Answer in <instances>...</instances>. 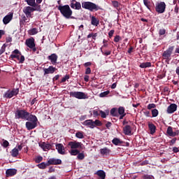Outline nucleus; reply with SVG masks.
<instances>
[{"instance_id": "obj_34", "label": "nucleus", "mask_w": 179, "mask_h": 179, "mask_svg": "<svg viewBox=\"0 0 179 179\" xmlns=\"http://www.w3.org/2000/svg\"><path fill=\"white\" fill-rule=\"evenodd\" d=\"M113 145H121V143H122V141H121V140L120 138H113V140L112 141Z\"/></svg>"}, {"instance_id": "obj_17", "label": "nucleus", "mask_w": 179, "mask_h": 179, "mask_svg": "<svg viewBox=\"0 0 179 179\" xmlns=\"http://www.w3.org/2000/svg\"><path fill=\"white\" fill-rule=\"evenodd\" d=\"M17 173V170H16L15 169H10L6 171V174L7 177H13V176H16Z\"/></svg>"}, {"instance_id": "obj_9", "label": "nucleus", "mask_w": 179, "mask_h": 179, "mask_svg": "<svg viewBox=\"0 0 179 179\" xmlns=\"http://www.w3.org/2000/svg\"><path fill=\"white\" fill-rule=\"evenodd\" d=\"M70 6L72 9H76L77 10L82 9V4H80V2L76 1V0H72L71 1Z\"/></svg>"}, {"instance_id": "obj_5", "label": "nucleus", "mask_w": 179, "mask_h": 179, "mask_svg": "<svg viewBox=\"0 0 179 179\" xmlns=\"http://www.w3.org/2000/svg\"><path fill=\"white\" fill-rule=\"evenodd\" d=\"M70 96L71 97H75L76 99H78L79 100L87 99V94L82 92H70Z\"/></svg>"}, {"instance_id": "obj_16", "label": "nucleus", "mask_w": 179, "mask_h": 179, "mask_svg": "<svg viewBox=\"0 0 179 179\" xmlns=\"http://www.w3.org/2000/svg\"><path fill=\"white\" fill-rule=\"evenodd\" d=\"M56 149L60 155H65V148L62 143L56 144Z\"/></svg>"}, {"instance_id": "obj_30", "label": "nucleus", "mask_w": 179, "mask_h": 179, "mask_svg": "<svg viewBox=\"0 0 179 179\" xmlns=\"http://www.w3.org/2000/svg\"><path fill=\"white\" fill-rule=\"evenodd\" d=\"M96 174L99 176L100 179H106V172L103 170H99L96 172Z\"/></svg>"}, {"instance_id": "obj_8", "label": "nucleus", "mask_w": 179, "mask_h": 179, "mask_svg": "<svg viewBox=\"0 0 179 179\" xmlns=\"http://www.w3.org/2000/svg\"><path fill=\"white\" fill-rule=\"evenodd\" d=\"M17 93H19V90L17 89L13 90L12 91L8 90L3 94V97L6 99H12V97H13V96H16Z\"/></svg>"}, {"instance_id": "obj_21", "label": "nucleus", "mask_w": 179, "mask_h": 179, "mask_svg": "<svg viewBox=\"0 0 179 179\" xmlns=\"http://www.w3.org/2000/svg\"><path fill=\"white\" fill-rule=\"evenodd\" d=\"M37 127V122H26V128L28 129V131H30L31 129H34Z\"/></svg>"}, {"instance_id": "obj_2", "label": "nucleus", "mask_w": 179, "mask_h": 179, "mask_svg": "<svg viewBox=\"0 0 179 179\" xmlns=\"http://www.w3.org/2000/svg\"><path fill=\"white\" fill-rule=\"evenodd\" d=\"M58 9L66 19H73L71 17L73 13L72 10H71V7L69 5L59 6Z\"/></svg>"}, {"instance_id": "obj_10", "label": "nucleus", "mask_w": 179, "mask_h": 179, "mask_svg": "<svg viewBox=\"0 0 179 179\" xmlns=\"http://www.w3.org/2000/svg\"><path fill=\"white\" fill-rule=\"evenodd\" d=\"M22 148L23 147L20 145L13 148L11 151V156H13V157H17V156L19 155V151L22 150Z\"/></svg>"}, {"instance_id": "obj_14", "label": "nucleus", "mask_w": 179, "mask_h": 179, "mask_svg": "<svg viewBox=\"0 0 179 179\" xmlns=\"http://www.w3.org/2000/svg\"><path fill=\"white\" fill-rule=\"evenodd\" d=\"M13 19V13H10L3 18V24H8Z\"/></svg>"}, {"instance_id": "obj_56", "label": "nucleus", "mask_w": 179, "mask_h": 179, "mask_svg": "<svg viewBox=\"0 0 179 179\" xmlns=\"http://www.w3.org/2000/svg\"><path fill=\"white\" fill-rule=\"evenodd\" d=\"M120 40H121V37L120 36H116L114 38L115 43H118V41H120Z\"/></svg>"}, {"instance_id": "obj_45", "label": "nucleus", "mask_w": 179, "mask_h": 179, "mask_svg": "<svg viewBox=\"0 0 179 179\" xmlns=\"http://www.w3.org/2000/svg\"><path fill=\"white\" fill-rule=\"evenodd\" d=\"M6 48V45L3 44L0 50V55H2L5 52V50Z\"/></svg>"}, {"instance_id": "obj_48", "label": "nucleus", "mask_w": 179, "mask_h": 179, "mask_svg": "<svg viewBox=\"0 0 179 179\" xmlns=\"http://www.w3.org/2000/svg\"><path fill=\"white\" fill-rule=\"evenodd\" d=\"M2 145H3V148H8L9 146V142H8V141L5 140V141H3Z\"/></svg>"}, {"instance_id": "obj_35", "label": "nucleus", "mask_w": 179, "mask_h": 179, "mask_svg": "<svg viewBox=\"0 0 179 179\" xmlns=\"http://www.w3.org/2000/svg\"><path fill=\"white\" fill-rule=\"evenodd\" d=\"M25 2H27V5L29 6H34V5H36V0H25Z\"/></svg>"}, {"instance_id": "obj_59", "label": "nucleus", "mask_w": 179, "mask_h": 179, "mask_svg": "<svg viewBox=\"0 0 179 179\" xmlns=\"http://www.w3.org/2000/svg\"><path fill=\"white\" fill-rule=\"evenodd\" d=\"M55 171V169H54V167L51 166L49 168L48 173H54Z\"/></svg>"}, {"instance_id": "obj_1", "label": "nucleus", "mask_w": 179, "mask_h": 179, "mask_svg": "<svg viewBox=\"0 0 179 179\" xmlns=\"http://www.w3.org/2000/svg\"><path fill=\"white\" fill-rule=\"evenodd\" d=\"M68 146L71 148L70 155L71 156H77V157H85V153L80 152L78 149H83V144L78 141H71Z\"/></svg>"}, {"instance_id": "obj_32", "label": "nucleus", "mask_w": 179, "mask_h": 179, "mask_svg": "<svg viewBox=\"0 0 179 179\" xmlns=\"http://www.w3.org/2000/svg\"><path fill=\"white\" fill-rule=\"evenodd\" d=\"M31 6H32V10L34 12L36 10H37L38 12H40V10H41V6H40L36 3H35V5Z\"/></svg>"}, {"instance_id": "obj_63", "label": "nucleus", "mask_w": 179, "mask_h": 179, "mask_svg": "<svg viewBox=\"0 0 179 179\" xmlns=\"http://www.w3.org/2000/svg\"><path fill=\"white\" fill-rule=\"evenodd\" d=\"M90 65H92V63H91V62H86V63H85V64H84L85 66H90Z\"/></svg>"}, {"instance_id": "obj_33", "label": "nucleus", "mask_w": 179, "mask_h": 179, "mask_svg": "<svg viewBox=\"0 0 179 179\" xmlns=\"http://www.w3.org/2000/svg\"><path fill=\"white\" fill-rule=\"evenodd\" d=\"M152 66V63L150 62H144L140 64V68H150Z\"/></svg>"}, {"instance_id": "obj_31", "label": "nucleus", "mask_w": 179, "mask_h": 179, "mask_svg": "<svg viewBox=\"0 0 179 179\" xmlns=\"http://www.w3.org/2000/svg\"><path fill=\"white\" fill-rule=\"evenodd\" d=\"M100 152H101V155H110V149L107 148H102L100 150Z\"/></svg>"}, {"instance_id": "obj_18", "label": "nucleus", "mask_w": 179, "mask_h": 179, "mask_svg": "<svg viewBox=\"0 0 179 179\" xmlns=\"http://www.w3.org/2000/svg\"><path fill=\"white\" fill-rule=\"evenodd\" d=\"M175 111H177V105L176 103H171L167 108L168 114H173Z\"/></svg>"}, {"instance_id": "obj_58", "label": "nucleus", "mask_w": 179, "mask_h": 179, "mask_svg": "<svg viewBox=\"0 0 179 179\" xmlns=\"http://www.w3.org/2000/svg\"><path fill=\"white\" fill-rule=\"evenodd\" d=\"M114 35V29H112L110 30L109 32H108V36L109 37L111 38V37Z\"/></svg>"}, {"instance_id": "obj_57", "label": "nucleus", "mask_w": 179, "mask_h": 179, "mask_svg": "<svg viewBox=\"0 0 179 179\" xmlns=\"http://www.w3.org/2000/svg\"><path fill=\"white\" fill-rule=\"evenodd\" d=\"M93 115L94 117H99V115H100V114H99V111H97V110H93Z\"/></svg>"}, {"instance_id": "obj_61", "label": "nucleus", "mask_w": 179, "mask_h": 179, "mask_svg": "<svg viewBox=\"0 0 179 179\" xmlns=\"http://www.w3.org/2000/svg\"><path fill=\"white\" fill-rule=\"evenodd\" d=\"M85 82H89V76H85L84 77Z\"/></svg>"}, {"instance_id": "obj_6", "label": "nucleus", "mask_w": 179, "mask_h": 179, "mask_svg": "<svg viewBox=\"0 0 179 179\" xmlns=\"http://www.w3.org/2000/svg\"><path fill=\"white\" fill-rule=\"evenodd\" d=\"M155 10L158 13H164L166 10V3L161 1L156 4Z\"/></svg>"}, {"instance_id": "obj_27", "label": "nucleus", "mask_w": 179, "mask_h": 179, "mask_svg": "<svg viewBox=\"0 0 179 179\" xmlns=\"http://www.w3.org/2000/svg\"><path fill=\"white\" fill-rule=\"evenodd\" d=\"M48 162H42L41 164H38L36 165L37 167H38V169H41V170H44L45 169H47V167H48Z\"/></svg>"}, {"instance_id": "obj_29", "label": "nucleus", "mask_w": 179, "mask_h": 179, "mask_svg": "<svg viewBox=\"0 0 179 179\" xmlns=\"http://www.w3.org/2000/svg\"><path fill=\"white\" fill-rule=\"evenodd\" d=\"M99 23V21L96 17L94 16H91V24L92 26H97Z\"/></svg>"}, {"instance_id": "obj_42", "label": "nucleus", "mask_w": 179, "mask_h": 179, "mask_svg": "<svg viewBox=\"0 0 179 179\" xmlns=\"http://www.w3.org/2000/svg\"><path fill=\"white\" fill-rule=\"evenodd\" d=\"M112 4L113 6L115 8V9H117L118 6H120V3H118V1H112Z\"/></svg>"}, {"instance_id": "obj_3", "label": "nucleus", "mask_w": 179, "mask_h": 179, "mask_svg": "<svg viewBox=\"0 0 179 179\" xmlns=\"http://www.w3.org/2000/svg\"><path fill=\"white\" fill-rule=\"evenodd\" d=\"M82 8H83V9H87L88 10H90V12L101 9L99 6L96 5V3H92L90 1H83L82 3Z\"/></svg>"}, {"instance_id": "obj_11", "label": "nucleus", "mask_w": 179, "mask_h": 179, "mask_svg": "<svg viewBox=\"0 0 179 179\" xmlns=\"http://www.w3.org/2000/svg\"><path fill=\"white\" fill-rule=\"evenodd\" d=\"M24 13L26 15L27 17H31V13H33V7L27 6L23 9Z\"/></svg>"}, {"instance_id": "obj_62", "label": "nucleus", "mask_w": 179, "mask_h": 179, "mask_svg": "<svg viewBox=\"0 0 179 179\" xmlns=\"http://www.w3.org/2000/svg\"><path fill=\"white\" fill-rule=\"evenodd\" d=\"M176 141H177V138H175L171 141V143H172V145H174V143H176Z\"/></svg>"}, {"instance_id": "obj_36", "label": "nucleus", "mask_w": 179, "mask_h": 179, "mask_svg": "<svg viewBox=\"0 0 179 179\" xmlns=\"http://www.w3.org/2000/svg\"><path fill=\"white\" fill-rule=\"evenodd\" d=\"M118 113L120 115H127V114L125 113V108L122 106L119 107L118 108Z\"/></svg>"}, {"instance_id": "obj_19", "label": "nucleus", "mask_w": 179, "mask_h": 179, "mask_svg": "<svg viewBox=\"0 0 179 179\" xmlns=\"http://www.w3.org/2000/svg\"><path fill=\"white\" fill-rule=\"evenodd\" d=\"M55 71H57V69L52 66H50L48 69H43L44 75L54 73Z\"/></svg>"}, {"instance_id": "obj_26", "label": "nucleus", "mask_w": 179, "mask_h": 179, "mask_svg": "<svg viewBox=\"0 0 179 179\" xmlns=\"http://www.w3.org/2000/svg\"><path fill=\"white\" fill-rule=\"evenodd\" d=\"M84 125L89 127V128H94V121L92 120H87L84 122Z\"/></svg>"}, {"instance_id": "obj_43", "label": "nucleus", "mask_w": 179, "mask_h": 179, "mask_svg": "<svg viewBox=\"0 0 179 179\" xmlns=\"http://www.w3.org/2000/svg\"><path fill=\"white\" fill-rule=\"evenodd\" d=\"M143 3H144L145 6H146V8H148V9H150V8H149V6L150 5V1H149V0H143Z\"/></svg>"}, {"instance_id": "obj_46", "label": "nucleus", "mask_w": 179, "mask_h": 179, "mask_svg": "<svg viewBox=\"0 0 179 179\" xmlns=\"http://www.w3.org/2000/svg\"><path fill=\"white\" fill-rule=\"evenodd\" d=\"M110 114H111V115H113V117L117 116V109H115L114 108H112L110 110Z\"/></svg>"}, {"instance_id": "obj_20", "label": "nucleus", "mask_w": 179, "mask_h": 179, "mask_svg": "<svg viewBox=\"0 0 179 179\" xmlns=\"http://www.w3.org/2000/svg\"><path fill=\"white\" fill-rule=\"evenodd\" d=\"M48 59H50V62L52 65H55L57 64V61L58 59V55L57 54L53 53L51 55L48 56Z\"/></svg>"}, {"instance_id": "obj_7", "label": "nucleus", "mask_w": 179, "mask_h": 179, "mask_svg": "<svg viewBox=\"0 0 179 179\" xmlns=\"http://www.w3.org/2000/svg\"><path fill=\"white\" fill-rule=\"evenodd\" d=\"M173 50H174V47L171 46L169 48L168 50H166L164 53H163V57L164 59L166 60V62L170 61V57H171V54L173 52Z\"/></svg>"}, {"instance_id": "obj_44", "label": "nucleus", "mask_w": 179, "mask_h": 179, "mask_svg": "<svg viewBox=\"0 0 179 179\" xmlns=\"http://www.w3.org/2000/svg\"><path fill=\"white\" fill-rule=\"evenodd\" d=\"M101 122H100V120H96L95 121H94V127H95L96 126L97 127H101Z\"/></svg>"}, {"instance_id": "obj_39", "label": "nucleus", "mask_w": 179, "mask_h": 179, "mask_svg": "<svg viewBox=\"0 0 179 179\" xmlns=\"http://www.w3.org/2000/svg\"><path fill=\"white\" fill-rule=\"evenodd\" d=\"M108 94H110V91H106V92H101L99 94V97H106V96H108Z\"/></svg>"}, {"instance_id": "obj_23", "label": "nucleus", "mask_w": 179, "mask_h": 179, "mask_svg": "<svg viewBox=\"0 0 179 179\" xmlns=\"http://www.w3.org/2000/svg\"><path fill=\"white\" fill-rule=\"evenodd\" d=\"M25 120L29 122H37L38 121L37 117L34 115H30V113H28V116Z\"/></svg>"}, {"instance_id": "obj_51", "label": "nucleus", "mask_w": 179, "mask_h": 179, "mask_svg": "<svg viewBox=\"0 0 179 179\" xmlns=\"http://www.w3.org/2000/svg\"><path fill=\"white\" fill-rule=\"evenodd\" d=\"M34 162H36V163H40L41 162H43V157H38L36 159H34Z\"/></svg>"}, {"instance_id": "obj_13", "label": "nucleus", "mask_w": 179, "mask_h": 179, "mask_svg": "<svg viewBox=\"0 0 179 179\" xmlns=\"http://www.w3.org/2000/svg\"><path fill=\"white\" fill-rule=\"evenodd\" d=\"M22 53L19 51V50L15 49L10 55V57L12 58V59L16 58L19 61L20 59Z\"/></svg>"}, {"instance_id": "obj_49", "label": "nucleus", "mask_w": 179, "mask_h": 179, "mask_svg": "<svg viewBox=\"0 0 179 179\" xmlns=\"http://www.w3.org/2000/svg\"><path fill=\"white\" fill-rule=\"evenodd\" d=\"M159 36H164V34H166V29H159Z\"/></svg>"}, {"instance_id": "obj_22", "label": "nucleus", "mask_w": 179, "mask_h": 179, "mask_svg": "<svg viewBox=\"0 0 179 179\" xmlns=\"http://www.w3.org/2000/svg\"><path fill=\"white\" fill-rule=\"evenodd\" d=\"M26 44L29 48H34L36 44L34 43V38H31L26 41Z\"/></svg>"}, {"instance_id": "obj_54", "label": "nucleus", "mask_w": 179, "mask_h": 179, "mask_svg": "<svg viewBox=\"0 0 179 179\" xmlns=\"http://www.w3.org/2000/svg\"><path fill=\"white\" fill-rule=\"evenodd\" d=\"M19 61L20 64H23V62H24V56L21 55Z\"/></svg>"}, {"instance_id": "obj_15", "label": "nucleus", "mask_w": 179, "mask_h": 179, "mask_svg": "<svg viewBox=\"0 0 179 179\" xmlns=\"http://www.w3.org/2000/svg\"><path fill=\"white\" fill-rule=\"evenodd\" d=\"M38 145L40 148H41V149H43V150H44L45 152H47V150H50V149L52 148L51 144H48L46 143H39Z\"/></svg>"}, {"instance_id": "obj_24", "label": "nucleus", "mask_w": 179, "mask_h": 179, "mask_svg": "<svg viewBox=\"0 0 179 179\" xmlns=\"http://www.w3.org/2000/svg\"><path fill=\"white\" fill-rule=\"evenodd\" d=\"M166 134H168L169 136H177L178 131L174 132L173 131V127H169L167 128Z\"/></svg>"}, {"instance_id": "obj_40", "label": "nucleus", "mask_w": 179, "mask_h": 179, "mask_svg": "<svg viewBox=\"0 0 179 179\" xmlns=\"http://www.w3.org/2000/svg\"><path fill=\"white\" fill-rule=\"evenodd\" d=\"M152 117H157L159 115V110L157 109H153L152 110Z\"/></svg>"}, {"instance_id": "obj_47", "label": "nucleus", "mask_w": 179, "mask_h": 179, "mask_svg": "<svg viewBox=\"0 0 179 179\" xmlns=\"http://www.w3.org/2000/svg\"><path fill=\"white\" fill-rule=\"evenodd\" d=\"M156 108V104H155V103H150L148 106V110H152V108Z\"/></svg>"}, {"instance_id": "obj_25", "label": "nucleus", "mask_w": 179, "mask_h": 179, "mask_svg": "<svg viewBox=\"0 0 179 179\" xmlns=\"http://www.w3.org/2000/svg\"><path fill=\"white\" fill-rule=\"evenodd\" d=\"M132 131V129L131 128V126L126 125L123 128V132L125 135H131V132Z\"/></svg>"}, {"instance_id": "obj_52", "label": "nucleus", "mask_w": 179, "mask_h": 179, "mask_svg": "<svg viewBox=\"0 0 179 179\" xmlns=\"http://www.w3.org/2000/svg\"><path fill=\"white\" fill-rule=\"evenodd\" d=\"M69 79V76H65L62 79V83H64V82H66Z\"/></svg>"}, {"instance_id": "obj_64", "label": "nucleus", "mask_w": 179, "mask_h": 179, "mask_svg": "<svg viewBox=\"0 0 179 179\" xmlns=\"http://www.w3.org/2000/svg\"><path fill=\"white\" fill-rule=\"evenodd\" d=\"M176 73L177 75H179V66L176 69Z\"/></svg>"}, {"instance_id": "obj_55", "label": "nucleus", "mask_w": 179, "mask_h": 179, "mask_svg": "<svg viewBox=\"0 0 179 179\" xmlns=\"http://www.w3.org/2000/svg\"><path fill=\"white\" fill-rule=\"evenodd\" d=\"M90 73H92V69H90V67L87 68L86 71H85V74L86 75H90Z\"/></svg>"}, {"instance_id": "obj_60", "label": "nucleus", "mask_w": 179, "mask_h": 179, "mask_svg": "<svg viewBox=\"0 0 179 179\" xmlns=\"http://www.w3.org/2000/svg\"><path fill=\"white\" fill-rule=\"evenodd\" d=\"M178 151H179V148H177V147L173 148V152H174L175 153L178 152Z\"/></svg>"}, {"instance_id": "obj_53", "label": "nucleus", "mask_w": 179, "mask_h": 179, "mask_svg": "<svg viewBox=\"0 0 179 179\" xmlns=\"http://www.w3.org/2000/svg\"><path fill=\"white\" fill-rule=\"evenodd\" d=\"M147 164H149V161L148 160H145L140 163V166H146Z\"/></svg>"}, {"instance_id": "obj_12", "label": "nucleus", "mask_w": 179, "mask_h": 179, "mask_svg": "<svg viewBox=\"0 0 179 179\" xmlns=\"http://www.w3.org/2000/svg\"><path fill=\"white\" fill-rule=\"evenodd\" d=\"M62 163V161L59 159H55L54 158H52L48 161V166L58 165V164H61Z\"/></svg>"}, {"instance_id": "obj_38", "label": "nucleus", "mask_w": 179, "mask_h": 179, "mask_svg": "<svg viewBox=\"0 0 179 179\" xmlns=\"http://www.w3.org/2000/svg\"><path fill=\"white\" fill-rule=\"evenodd\" d=\"M29 33L31 36H34V34H37L38 31H37V29L33 28L31 30H29Z\"/></svg>"}, {"instance_id": "obj_28", "label": "nucleus", "mask_w": 179, "mask_h": 179, "mask_svg": "<svg viewBox=\"0 0 179 179\" xmlns=\"http://www.w3.org/2000/svg\"><path fill=\"white\" fill-rule=\"evenodd\" d=\"M148 127L150 131L151 135H153V134L156 132V126H155V124H153L152 123H148Z\"/></svg>"}, {"instance_id": "obj_4", "label": "nucleus", "mask_w": 179, "mask_h": 179, "mask_svg": "<svg viewBox=\"0 0 179 179\" xmlns=\"http://www.w3.org/2000/svg\"><path fill=\"white\" fill-rule=\"evenodd\" d=\"M16 120H26V118L29 116V113L24 110H17L15 113Z\"/></svg>"}, {"instance_id": "obj_37", "label": "nucleus", "mask_w": 179, "mask_h": 179, "mask_svg": "<svg viewBox=\"0 0 179 179\" xmlns=\"http://www.w3.org/2000/svg\"><path fill=\"white\" fill-rule=\"evenodd\" d=\"M76 136L78 138V139H83V138H85V136H83V133L80 132V131H78L76 134Z\"/></svg>"}, {"instance_id": "obj_50", "label": "nucleus", "mask_w": 179, "mask_h": 179, "mask_svg": "<svg viewBox=\"0 0 179 179\" xmlns=\"http://www.w3.org/2000/svg\"><path fill=\"white\" fill-rule=\"evenodd\" d=\"M101 116L102 118H106V117H107V115L106 114V112L103 111V110H100L99 111Z\"/></svg>"}, {"instance_id": "obj_41", "label": "nucleus", "mask_w": 179, "mask_h": 179, "mask_svg": "<svg viewBox=\"0 0 179 179\" xmlns=\"http://www.w3.org/2000/svg\"><path fill=\"white\" fill-rule=\"evenodd\" d=\"M142 179H155V177L152 175H144L143 176Z\"/></svg>"}]
</instances>
